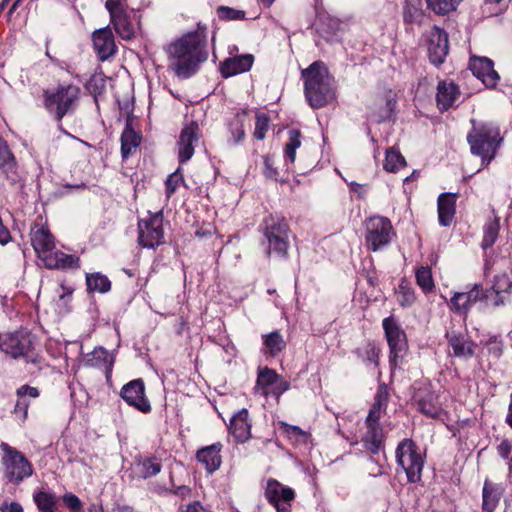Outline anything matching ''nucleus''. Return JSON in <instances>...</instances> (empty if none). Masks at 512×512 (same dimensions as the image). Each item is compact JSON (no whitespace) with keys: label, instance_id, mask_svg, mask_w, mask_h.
Instances as JSON below:
<instances>
[{"label":"nucleus","instance_id":"obj_27","mask_svg":"<svg viewBox=\"0 0 512 512\" xmlns=\"http://www.w3.org/2000/svg\"><path fill=\"white\" fill-rule=\"evenodd\" d=\"M222 448L223 445L220 442H217L197 451L196 458L205 466L208 473L211 474L219 469L222 462L220 455Z\"/></svg>","mask_w":512,"mask_h":512},{"label":"nucleus","instance_id":"obj_21","mask_svg":"<svg viewBox=\"0 0 512 512\" xmlns=\"http://www.w3.org/2000/svg\"><path fill=\"white\" fill-rule=\"evenodd\" d=\"M395 104L396 101L389 94L376 96L373 102L368 106V118L376 123L389 120L394 113Z\"/></svg>","mask_w":512,"mask_h":512},{"label":"nucleus","instance_id":"obj_60","mask_svg":"<svg viewBox=\"0 0 512 512\" xmlns=\"http://www.w3.org/2000/svg\"><path fill=\"white\" fill-rule=\"evenodd\" d=\"M181 512H208V510H206L200 502L195 501L188 504L185 509H182Z\"/></svg>","mask_w":512,"mask_h":512},{"label":"nucleus","instance_id":"obj_61","mask_svg":"<svg viewBox=\"0 0 512 512\" xmlns=\"http://www.w3.org/2000/svg\"><path fill=\"white\" fill-rule=\"evenodd\" d=\"M489 344H493V346L490 348V352L493 353V355L495 357H500L502 355V352H503V348H502V344L497 342L496 339L495 340H490Z\"/></svg>","mask_w":512,"mask_h":512},{"label":"nucleus","instance_id":"obj_47","mask_svg":"<svg viewBox=\"0 0 512 512\" xmlns=\"http://www.w3.org/2000/svg\"><path fill=\"white\" fill-rule=\"evenodd\" d=\"M219 19L224 21H236L245 19V11L231 8L228 6H219L217 8Z\"/></svg>","mask_w":512,"mask_h":512},{"label":"nucleus","instance_id":"obj_13","mask_svg":"<svg viewBox=\"0 0 512 512\" xmlns=\"http://www.w3.org/2000/svg\"><path fill=\"white\" fill-rule=\"evenodd\" d=\"M264 495L277 512H291L292 502L295 499V492L292 488L270 478L267 480Z\"/></svg>","mask_w":512,"mask_h":512},{"label":"nucleus","instance_id":"obj_58","mask_svg":"<svg viewBox=\"0 0 512 512\" xmlns=\"http://www.w3.org/2000/svg\"><path fill=\"white\" fill-rule=\"evenodd\" d=\"M497 451L502 458L508 459L512 451V444L507 439H505L498 445Z\"/></svg>","mask_w":512,"mask_h":512},{"label":"nucleus","instance_id":"obj_51","mask_svg":"<svg viewBox=\"0 0 512 512\" xmlns=\"http://www.w3.org/2000/svg\"><path fill=\"white\" fill-rule=\"evenodd\" d=\"M181 182H183V176L181 173H179V170L168 176V178L165 181L166 196L168 198L175 193L177 187Z\"/></svg>","mask_w":512,"mask_h":512},{"label":"nucleus","instance_id":"obj_25","mask_svg":"<svg viewBox=\"0 0 512 512\" xmlns=\"http://www.w3.org/2000/svg\"><path fill=\"white\" fill-rule=\"evenodd\" d=\"M446 338L453 350V356L468 359L474 355L475 344L467 335L452 331L446 333Z\"/></svg>","mask_w":512,"mask_h":512},{"label":"nucleus","instance_id":"obj_62","mask_svg":"<svg viewBox=\"0 0 512 512\" xmlns=\"http://www.w3.org/2000/svg\"><path fill=\"white\" fill-rule=\"evenodd\" d=\"M190 488L188 486H179L176 490H175V494L176 495H179L181 497H186L190 494Z\"/></svg>","mask_w":512,"mask_h":512},{"label":"nucleus","instance_id":"obj_23","mask_svg":"<svg viewBox=\"0 0 512 512\" xmlns=\"http://www.w3.org/2000/svg\"><path fill=\"white\" fill-rule=\"evenodd\" d=\"M254 62L252 54H243L225 59L220 64V72L224 78H228L251 69Z\"/></svg>","mask_w":512,"mask_h":512},{"label":"nucleus","instance_id":"obj_36","mask_svg":"<svg viewBox=\"0 0 512 512\" xmlns=\"http://www.w3.org/2000/svg\"><path fill=\"white\" fill-rule=\"evenodd\" d=\"M418 410L431 418H439L443 412L438 397L434 393H427L418 401Z\"/></svg>","mask_w":512,"mask_h":512},{"label":"nucleus","instance_id":"obj_15","mask_svg":"<svg viewBox=\"0 0 512 512\" xmlns=\"http://www.w3.org/2000/svg\"><path fill=\"white\" fill-rule=\"evenodd\" d=\"M255 388L265 397L272 395L279 398L289 390L290 383L277 374L275 370L264 367L259 369Z\"/></svg>","mask_w":512,"mask_h":512},{"label":"nucleus","instance_id":"obj_41","mask_svg":"<svg viewBox=\"0 0 512 512\" xmlns=\"http://www.w3.org/2000/svg\"><path fill=\"white\" fill-rule=\"evenodd\" d=\"M301 146V132L297 129H291L288 132V142L285 145V158L294 163L296 150Z\"/></svg>","mask_w":512,"mask_h":512},{"label":"nucleus","instance_id":"obj_30","mask_svg":"<svg viewBox=\"0 0 512 512\" xmlns=\"http://www.w3.org/2000/svg\"><path fill=\"white\" fill-rule=\"evenodd\" d=\"M0 169L5 177L12 183L18 180L17 164L13 153L6 142L0 137Z\"/></svg>","mask_w":512,"mask_h":512},{"label":"nucleus","instance_id":"obj_54","mask_svg":"<svg viewBox=\"0 0 512 512\" xmlns=\"http://www.w3.org/2000/svg\"><path fill=\"white\" fill-rule=\"evenodd\" d=\"M264 170L263 173L267 178L277 180L279 175L277 169L274 167L273 159L270 156H264Z\"/></svg>","mask_w":512,"mask_h":512},{"label":"nucleus","instance_id":"obj_52","mask_svg":"<svg viewBox=\"0 0 512 512\" xmlns=\"http://www.w3.org/2000/svg\"><path fill=\"white\" fill-rule=\"evenodd\" d=\"M63 502L64 504L73 512H80V510L82 509V502L81 500L78 498V496H76L75 494H72V493H66L64 496H63Z\"/></svg>","mask_w":512,"mask_h":512},{"label":"nucleus","instance_id":"obj_49","mask_svg":"<svg viewBox=\"0 0 512 512\" xmlns=\"http://www.w3.org/2000/svg\"><path fill=\"white\" fill-rule=\"evenodd\" d=\"M229 131L233 138V143H235V144L240 143L244 139V137H245L244 123H243V119L240 116L237 115L229 123Z\"/></svg>","mask_w":512,"mask_h":512},{"label":"nucleus","instance_id":"obj_8","mask_svg":"<svg viewBox=\"0 0 512 512\" xmlns=\"http://www.w3.org/2000/svg\"><path fill=\"white\" fill-rule=\"evenodd\" d=\"M105 8L110 16V23L117 35L129 41L136 37L139 20L134 9H130L121 0H106Z\"/></svg>","mask_w":512,"mask_h":512},{"label":"nucleus","instance_id":"obj_55","mask_svg":"<svg viewBox=\"0 0 512 512\" xmlns=\"http://www.w3.org/2000/svg\"><path fill=\"white\" fill-rule=\"evenodd\" d=\"M285 432L290 438L294 437L297 440L301 439V440L305 441V439L307 437L306 433L304 431H302V429L299 428L298 426L286 425Z\"/></svg>","mask_w":512,"mask_h":512},{"label":"nucleus","instance_id":"obj_57","mask_svg":"<svg viewBox=\"0 0 512 512\" xmlns=\"http://www.w3.org/2000/svg\"><path fill=\"white\" fill-rule=\"evenodd\" d=\"M0 512H24L22 505L19 502H3L0 505Z\"/></svg>","mask_w":512,"mask_h":512},{"label":"nucleus","instance_id":"obj_56","mask_svg":"<svg viewBox=\"0 0 512 512\" xmlns=\"http://www.w3.org/2000/svg\"><path fill=\"white\" fill-rule=\"evenodd\" d=\"M28 408L29 403L25 400H21V398H18L14 407V413L16 415H21L22 419L24 420L27 418Z\"/></svg>","mask_w":512,"mask_h":512},{"label":"nucleus","instance_id":"obj_35","mask_svg":"<svg viewBox=\"0 0 512 512\" xmlns=\"http://www.w3.org/2000/svg\"><path fill=\"white\" fill-rule=\"evenodd\" d=\"M141 142V137L127 125L121 135V155L127 159Z\"/></svg>","mask_w":512,"mask_h":512},{"label":"nucleus","instance_id":"obj_6","mask_svg":"<svg viewBox=\"0 0 512 512\" xmlns=\"http://www.w3.org/2000/svg\"><path fill=\"white\" fill-rule=\"evenodd\" d=\"M260 230L267 242V254L272 252L280 257L287 255L289 247V225L286 219L280 215L270 214L266 216Z\"/></svg>","mask_w":512,"mask_h":512},{"label":"nucleus","instance_id":"obj_7","mask_svg":"<svg viewBox=\"0 0 512 512\" xmlns=\"http://www.w3.org/2000/svg\"><path fill=\"white\" fill-rule=\"evenodd\" d=\"M0 449L3 478L7 482L18 485L32 476V464L22 452L5 442L0 444Z\"/></svg>","mask_w":512,"mask_h":512},{"label":"nucleus","instance_id":"obj_39","mask_svg":"<svg viewBox=\"0 0 512 512\" xmlns=\"http://www.w3.org/2000/svg\"><path fill=\"white\" fill-rule=\"evenodd\" d=\"M86 284L89 292L107 293L111 289V281L101 273L87 274Z\"/></svg>","mask_w":512,"mask_h":512},{"label":"nucleus","instance_id":"obj_40","mask_svg":"<svg viewBox=\"0 0 512 512\" xmlns=\"http://www.w3.org/2000/svg\"><path fill=\"white\" fill-rule=\"evenodd\" d=\"M263 343L267 349V353L271 356H276L286 347V342L279 331H272L269 334L263 335Z\"/></svg>","mask_w":512,"mask_h":512},{"label":"nucleus","instance_id":"obj_24","mask_svg":"<svg viewBox=\"0 0 512 512\" xmlns=\"http://www.w3.org/2000/svg\"><path fill=\"white\" fill-rule=\"evenodd\" d=\"M248 410H239L230 420L229 430L238 443H245L251 437V423Z\"/></svg>","mask_w":512,"mask_h":512},{"label":"nucleus","instance_id":"obj_53","mask_svg":"<svg viewBox=\"0 0 512 512\" xmlns=\"http://www.w3.org/2000/svg\"><path fill=\"white\" fill-rule=\"evenodd\" d=\"M40 395V392L38 390V388L36 387H32L30 385H22L20 386L17 390H16V396L18 398H24L26 396L30 397V398H38Z\"/></svg>","mask_w":512,"mask_h":512},{"label":"nucleus","instance_id":"obj_38","mask_svg":"<svg viewBox=\"0 0 512 512\" xmlns=\"http://www.w3.org/2000/svg\"><path fill=\"white\" fill-rule=\"evenodd\" d=\"M500 230V220L498 217H495L491 220H489L485 225L483 229V239L481 242L482 249L486 250L488 248H491L499 235Z\"/></svg>","mask_w":512,"mask_h":512},{"label":"nucleus","instance_id":"obj_33","mask_svg":"<svg viewBox=\"0 0 512 512\" xmlns=\"http://www.w3.org/2000/svg\"><path fill=\"white\" fill-rule=\"evenodd\" d=\"M112 365L113 358L103 347L95 348L91 353H88L85 358V366L87 367H105L106 370L110 372Z\"/></svg>","mask_w":512,"mask_h":512},{"label":"nucleus","instance_id":"obj_2","mask_svg":"<svg viewBox=\"0 0 512 512\" xmlns=\"http://www.w3.org/2000/svg\"><path fill=\"white\" fill-rule=\"evenodd\" d=\"M302 78L304 94L312 108H322L335 99L333 77L322 61H315L308 68L302 70Z\"/></svg>","mask_w":512,"mask_h":512},{"label":"nucleus","instance_id":"obj_19","mask_svg":"<svg viewBox=\"0 0 512 512\" xmlns=\"http://www.w3.org/2000/svg\"><path fill=\"white\" fill-rule=\"evenodd\" d=\"M449 52L448 34L439 27L435 26L429 35L428 56L430 62L439 67L442 65Z\"/></svg>","mask_w":512,"mask_h":512},{"label":"nucleus","instance_id":"obj_1","mask_svg":"<svg viewBox=\"0 0 512 512\" xmlns=\"http://www.w3.org/2000/svg\"><path fill=\"white\" fill-rule=\"evenodd\" d=\"M206 27L178 38L167 48L170 67L179 78L187 79L197 72L201 63L208 59Z\"/></svg>","mask_w":512,"mask_h":512},{"label":"nucleus","instance_id":"obj_16","mask_svg":"<svg viewBox=\"0 0 512 512\" xmlns=\"http://www.w3.org/2000/svg\"><path fill=\"white\" fill-rule=\"evenodd\" d=\"M120 396L129 406L141 413L147 414L151 411L150 401L145 394V384L141 378L125 384L121 388Z\"/></svg>","mask_w":512,"mask_h":512},{"label":"nucleus","instance_id":"obj_10","mask_svg":"<svg viewBox=\"0 0 512 512\" xmlns=\"http://www.w3.org/2000/svg\"><path fill=\"white\" fill-rule=\"evenodd\" d=\"M397 464L405 471L411 483L421 480L424 459L419 447L412 439H403L396 448Z\"/></svg>","mask_w":512,"mask_h":512},{"label":"nucleus","instance_id":"obj_17","mask_svg":"<svg viewBox=\"0 0 512 512\" xmlns=\"http://www.w3.org/2000/svg\"><path fill=\"white\" fill-rule=\"evenodd\" d=\"M93 50L99 61L105 62L115 57L118 52L114 34L108 25L92 33Z\"/></svg>","mask_w":512,"mask_h":512},{"label":"nucleus","instance_id":"obj_18","mask_svg":"<svg viewBox=\"0 0 512 512\" xmlns=\"http://www.w3.org/2000/svg\"><path fill=\"white\" fill-rule=\"evenodd\" d=\"M199 138L200 128L197 122L191 121L182 128L177 141L180 163H185L192 158Z\"/></svg>","mask_w":512,"mask_h":512},{"label":"nucleus","instance_id":"obj_11","mask_svg":"<svg viewBox=\"0 0 512 512\" xmlns=\"http://www.w3.org/2000/svg\"><path fill=\"white\" fill-rule=\"evenodd\" d=\"M394 235L391 221L382 216L370 217L366 223L365 241L368 249L376 252L388 245Z\"/></svg>","mask_w":512,"mask_h":512},{"label":"nucleus","instance_id":"obj_44","mask_svg":"<svg viewBox=\"0 0 512 512\" xmlns=\"http://www.w3.org/2000/svg\"><path fill=\"white\" fill-rule=\"evenodd\" d=\"M357 353L362 356L366 365L378 366L380 350L374 343H367L362 349H358Z\"/></svg>","mask_w":512,"mask_h":512},{"label":"nucleus","instance_id":"obj_26","mask_svg":"<svg viewBox=\"0 0 512 512\" xmlns=\"http://www.w3.org/2000/svg\"><path fill=\"white\" fill-rule=\"evenodd\" d=\"M31 244L38 257L45 261V256L53 253L55 241L48 229L40 227L31 234Z\"/></svg>","mask_w":512,"mask_h":512},{"label":"nucleus","instance_id":"obj_20","mask_svg":"<svg viewBox=\"0 0 512 512\" xmlns=\"http://www.w3.org/2000/svg\"><path fill=\"white\" fill-rule=\"evenodd\" d=\"M473 75L480 79L486 87L496 86L499 75L494 70L493 61L486 57L473 56L469 61Z\"/></svg>","mask_w":512,"mask_h":512},{"label":"nucleus","instance_id":"obj_4","mask_svg":"<svg viewBox=\"0 0 512 512\" xmlns=\"http://www.w3.org/2000/svg\"><path fill=\"white\" fill-rule=\"evenodd\" d=\"M471 153L481 157L487 166L495 157L502 141L499 128L491 123H484L473 129L467 135Z\"/></svg>","mask_w":512,"mask_h":512},{"label":"nucleus","instance_id":"obj_37","mask_svg":"<svg viewBox=\"0 0 512 512\" xmlns=\"http://www.w3.org/2000/svg\"><path fill=\"white\" fill-rule=\"evenodd\" d=\"M140 478L147 479L156 476L162 469L161 461L156 457H148L139 460L135 466Z\"/></svg>","mask_w":512,"mask_h":512},{"label":"nucleus","instance_id":"obj_50","mask_svg":"<svg viewBox=\"0 0 512 512\" xmlns=\"http://www.w3.org/2000/svg\"><path fill=\"white\" fill-rule=\"evenodd\" d=\"M269 129V117L264 114H257L255 122L254 137L257 140H263Z\"/></svg>","mask_w":512,"mask_h":512},{"label":"nucleus","instance_id":"obj_59","mask_svg":"<svg viewBox=\"0 0 512 512\" xmlns=\"http://www.w3.org/2000/svg\"><path fill=\"white\" fill-rule=\"evenodd\" d=\"M510 294H495V298L493 300L494 307H500L507 304L510 301Z\"/></svg>","mask_w":512,"mask_h":512},{"label":"nucleus","instance_id":"obj_12","mask_svg":"<svg viewBox=\"0 0 512 512\" xmlns=\"http://www.w3.org/2000/svg\"><path fill=\"white\" fill-rule=\"evenodd\" d=\"M138 243L148 249H155L164 243L162 212L150 215L138 222Z\"/></svg>","mask_w":512,"mask_h":512},{"label":"nucleus","instance_id":"obj_5","mask_svg":"<svg viewBox=\"0 0 512 512\" xmlns=\"http://www.w3.org/2000/svg\"><path fill=\"white\" fill-rule=\"evenodd\" d=\"M79 94L80 89L76 85H59L53 91H44V107L60 124L65 115L75 110Z\"/></svg>","mask_w":512,"mask_h":512},{"label":"nucleus","instance_id":"obj_9","mask_svg":"<svg viewBox=\"0 0 512 512\" xmlns=\"http://www.w3.org/2000/svg\"><path fill=\"white\" fill-rule=\"evenodd\" d=\"M0 350L14 359L24 357L27 363L37 364L41 359L34 353V336L26 330L0 337Z\"/></svg>","mask_w":512,"mask_h":512},{"label":"nucleus","instance_id":"obj_22","mask_svg":"<svg viewBox=\"0 0 512 512\" xmlns=\"http://www.w3.org/2000/svg\"><path fill=\"white\" fill-rule=\"evenodd\" d=\"M486 297L480 284H474L467 292H458L450 300L452 308L460 314H466L479 300Z\"/></svg>","mask_w":512,"mask_h":512},{"label":"nucleus","instance_id":"obj_48","mask_svg":"<svg viewBox=\"0 0 512 512\" xmlns=\"http://www.w3.org/2000/svg\"><path fill=\"white\" fill-rule=\"evenodd\" d=\"M426 2L428 7L439 15H445L456 8L453 0H426Z\"/></svg>","mask_w":512,"mask_h":512},{"label":"nucleus","instance_id":"obj_14","mask_svg":"<svg viewBox=\"0 0 512 512\" xmlns=\"http://www.w3.org/2000/svg\"><path fill=\"white\" fill-rule=\"evenodd\" d=\"M382 325L390 349V362L396 363L406 352V334L393 316L385 318Z\"/></svg>","mask_w":512,"mask_h":512},{"label":"nucleus","instance_id":"obj_32","mask_svg":"<svg viewBox=\"0 0 512 512\" xmlns=\"http://www.w3.org/2000/svg\"><path fill=\"white\" fill-rule=\"evenodd\" d=\"M483 503L482 508L485 512H494L497 507L502 489L496 485L486 480L483 486Z\"/></svg>","mask_w":512,"mask_h":512},{"label":"nucleus","instance_id":"obj_63","mask_svg":"<svg viewBox=\"0 0 512 512\" xmlns=\"http://www.w3.org/2000/svg\"><path fill=\"white\" fill-rule=\"evenodd\" d=\"M45 55L50 59V61H51L54 65H56V66H58V67H60V68H63V62H61L59 59H57V58L53 57V56L51 55V53H49L48 49H46Z\"/></svg>","mask_w":512,"mask_h":512},{"label":"nucleus","instance_id":"obj_34","mask_svg":"<svg viewBox=\"0 0 512 512\" xmlns=\"http://www.w3.org/2000/svg\"><path fill=\"white\" fill-rule=\"evenodd\" d=\"M33 500L37 508L41 512H56L57 511V496L55 493L48 490L35 491Z\"/></svg>","mask_w":512,"mask_h":512},{"label":"nucleus","instance_id":"obj_29","mask_svg":"<svg viewBox=\"0 0 512 512\" xmlns=\"http://www.w3.org/2000/svg\"><path fill=\"white\" fill-rule=\"evenodd\" d=\"M460 95L459 87L453 82L440 81L437 86L436 101L439 110L451 108Z\"/></svg>","mask_w":512,"mask_h":512},{"label":"nucleus","instance_id":"obj_64","mask_svg":"<svg viewBox=\"0 0 512 512\" xmlns=\"http://www.w3.org/2000/svg\"><path fill=\"white\" fill-rule=\"evenodd\" d=\"M505 422L512 429V407H508V413L506 415Z\"/></svg>","mask_w":512,"mask_h":512},{"label":"nucleus","instance_id":"obj_43","mask_svg":"<svg viewBox=\"0 0 512 512\" xmlns=\"http://www.w3.org/2000/svg\"><path fill=\"white\" fill-rule=\"evenodd\" d=\"M398 302L401 306H410L415 301L414 289L406 280H402L398 286Z\"/></svg>","mask_w":512,"mask_h":512},{"label":"nucleus","instance_id":"obj_31","mask_svg":"<svg viewBox=\"0 0 512 512\" xmlns=\"http://www.w3.org/2000/svg\"><path fill=\"white\" fill-rule=\"evenodd\" d=\"M79 262V257L75 255L55 251L45 256L44 264L49 269H76L80 266Z\"/></svg>","mask_w":512,"mask_h":512},{"label":"nucleus","instance_id":"obj_42","mask_svg":"<svg viewBox=\"0 0 512 512\" xmlns=\"http://www.w3.org/2000/svg\"><path fill=\"white\" fill-rule=\"evenodd\" d=\"M416 282L423 292L428 293L434 288V281L432 277V271L428 266H422L417 269Z\"/></svg>","mask_w":512,"mask_h":512},{"label":"nucleus","instance_id":"obj_28","mask_svg":"<svg viewBox=\"0 0 512 512\" xmlns=\"http://www.w3.org/2000/svg\"><path fill=\"white\" fill-rule=\"evenodd\" d=\"M438 220L441 226L451 225L456 212V195L452 193H442L437 201Z\"/></svg>","mask_w":512,"mask_h":512},{"label":"nucleus","instance_id":"obj_3","mask_svg":"<svg viewBox=\"0 0 512 512\" xmlns=\"http://www.w3.org/2000/svg\"><path fill=\"white\" fill-rule=\"evenodd\" d=\"M388 397L387 386L381 384L365 420L366 431L361 441L366 450L372 454H377L383 447L384 434L380 419L386 412Z\"/></svg>","mask_w":512,"mask_h":512},{"label":"nucleus","instance_id":"obj_45","mask_svg":"<svg viewBox=\"0 0 512 512\" xmlns=\"http://www.w3.org/2000/svg\"><path fill=\"white\" fill-rule=\"evenodd\" d=\"M405 158L397 151L388 150L384 162V169L388 172H395L405 166Z\"/></svg>","mask_w":512,"mask_h":512},{"label":"nucleus","instance_id":"obj_46","mask_svg":"<svg viewBox=\"0 0 512 512\" xmlns=\"http://www.w3.org/2000/svg\"><path fill=\"white\" fill-rule=\"evenodd\" d=\"M495 294H510L512 281L506 273L498 274L494 277L492 288Z\"/></svg>","mask_w":512,"mask_h":512}]
</instances>
